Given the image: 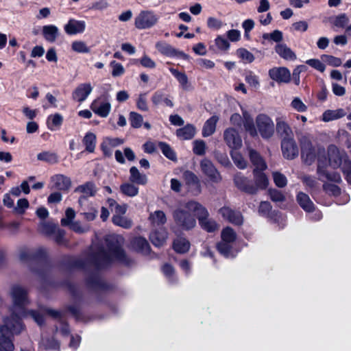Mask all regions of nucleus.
<instances>
[{"label": "nucleus", "mask_w": 351, "mask_h": 351, "mask_svg": "<svg viewBox=\"0 0 351 351\" xmlns=\"http://www.w3.org/2000/svg\"><path fill=\"white\" fill-rule=\"evenodd\" d=\"M193 153L197 156H203L206 154V143L202 140H196L193 142Z\"/></svg>", "instance_id": "nucleus-57"}, {"label": "nucleus", "mask_w": 351, "mask_h": 351, "mask_svg": "<svg viewBox=\"0 0 351 351\" xmlns=\"http://www.w3.org/2000/svg\"><path fill=\"white\" fill-rule=\"evenodd\" d=\"M215 43L218 49L223 51H228L230 46L228 40L221 36H217L216 37L215 39Z\"/></svg>", "instance_id": "nucleus-59"}, {"label": "nucleus", "mask_w": 351, "mask_h": 351, "mask_svg": "<svg viewBox=\"0 0 351 351\" xmlns=\"http://www.w3.org/2000/svg\"><path fill=\"white\" fill-rule=\"evenodd\" d=\"M296 200L300 206L307 213H312L315 210V205L309 196L304 192H299L296 195Z\"/></svg>", "instance_id": "nucleus-25"}, {"label": "nucleus", "mask_w": 351, "mask_h": 351, "mask_svg": "<svg viewBox=\"0 0 351 351\" xmlns=\"http://www.w3.org/2000/svg\"><path fill=\"white\" fill-rule=\"evenodd\" d=\"M300 149L302 162L306 165H311L317 156L312 142L307 138L301 140Z\"/></svg>", "instance_id": "nucleus-12"}, {"label": "nucleus", "mask_w": 351, "mask_h": 351, "mask_svg": "<svg viewBox=\"0 0 351 351\" xmlns=\"http://www.w3.org/2000/svg\"><path fill=\"white\" fill-rule=\"evenodd\" d=\"M43 346L46 350H57L60 349L58 341L53 337L46 339Z\"/></svg>", "instance_id": "nucleus-62"}, {"label": "nucleus", "mask_w": 351, "mask_h": 351, "mask_svg": "<svg viewBox=\"0 0 351 351\" xmlns=\"http://www.w3.org/2000/svg\"><path fill=\"white\" fill-rule=\"evenodd\" d=\"M85 29L86 22L84 21H77L74 19H70L64 27V29L68 35L81 34Z\"/></svg>", "instance_id": "nucleus-20"}, {"label": "nucleus", "mask_w": 351, "mask_h": 351, "mask_svg": "<svg viewBox=\"0 0 351 351\" xmlns=\"http://www.w3.org/2000/svg\"><path fill=\"white\" fill-rule=\"evenodd\" d=\"M186 208L195 213L199 223L206 219L209 216L207 209L200 203L195 201H189L186 204Z\"/></svg>", "instance_id": "nucleus-19"}, {"label": "nucleus", "mask_w": 351, "mask_h": 351, "mask_svg": "<svg viewBox=\"0 0 351 351\" xmlns=\"http://www.w3.org/2000/svg\"><path fill=\"white\" fill-rule=\"evenodd\" d=\"M191 243L185 237H178L173 241L172 248L177 254H186L189 251Z\"/></svg>", "instance_id": "nucleus-24"}, {"label": "nucleus", "mask_w": 351, "mask_h": 351, "mask_svg": "<svg viewBox=\"0 0 351 351\" xmlns=\"http://www.w3.org/2000/svg\"><path fill=\"white\" fill-rule=\"evenodd\" d=\"M221 241L231 243L236 240L237 234L231 227H226L221 231Z\"/></svg>", "instance_id": "nucleus-47"}, {"label": "nucleus", "mask_w": 351, "mask_h": 351, "mask_svg": "<svg viewBox=\"0 0 351 351\" xmlns=\"http://www.w3.org/2000/svg\"><path fill=\"white\" fill-rule=\"evenodd\" d=\"M223 138L227 145L232 149H239L242 145L241 138L234 128H227L223 132Z\"/></svg>", "instance_id": "nucleus-18"}, {"label": "nucleus", "mask_w": 351, "mask_h": 351, "mask_svg": "<svg viewBox=\"0 0 351 351\" xmlns=\"http://www.w3.org/2000/svg\"><path fill=\"white\" fill-rule=\"evenodd\" d=\"M195 134V128L191 124H187L176 130V136L182 140H190Z\"/></svg>", "instance_id": "nucleus-29"}, {"label": "nucleus", "mask_w": 351, "mask_h": 351, "mask_svg": "<svg viewBox=\"0 0 351 351\" xmlns=\"http://www.w3.org/2000/svg\"><path fill=\"white\" fill-rule=\"evenodd\" d=\"M171 73L176 78L181 87L184 90H188L189 86V79L186 74L184 72H180L178 69L170 68Z\"/></svg>", "instance_id": "nucleus-38"}, {"label": "nucleus", "mask_w": 351, "mask_h": 351, "mask_svg": "<svg viewBox=\"0 0 351 351\" xmlns=\"http://www.w3.org/2000/svg\"><path fill=\"white\" fill-rule=\"evenodd\" d=\"M219 117L213 115L206 121L202 128V136L208 137L213 134L216 130V125Z\"/></svg>", "instance_id": "nucleus-28"}, {"label": "nucleus", "mask_w": 351, "mask_h": 351, "mask_svg": "<svg viewBox=\"0 0 351 351\" xmlns=\"http://www.w3.org/2000/svg\"><path fill=\"white\" fill-rule=\"evenodd\" d=\"M120 191L124 195L134 197L138 193V187L136 186L132 182H125L121 184Z\"/></svg>", "instance_id": "nucleus-41"}, {"label": "nucleus", "mask_w": 351, "mask_h": 351, "mask_svg": "<svg viewBox=\"0 0 351 351\" xmlns=\"http://www.w3.org/2000/svg\"><path fill=\"white\" fill-rule=\"evenodd\" d=\"M130 181L132 183L144 185L147 183V176L141 174L136 167L130 169Z\"/></svg>", "instance_id": "nucleus-37"}, {"label": "nucleus", "mask_w": 351, "mask_h": 351, "mask_svg": "<svg viewBox=\"0 0 351 351\" xmlns=\"http://www.w3.org/2000/svg\"><path fill=\"white\" fill-rule=\"evenodd\" d=\"M202 223H199L201 228L208 232H214L218 229V224L213 220L206 218L205 220H202Z\"/></svg>", "instance_id": "nucleus-51"}, {"label": "nucleus", "mask_w": 351, "mask_h": 351, "mask_svg": "<svg viewBox=\"0 0 351 351\" xmlns=\"http://www.w3.org/2000/svg\"><path fill=\"white\" fill-rule=\"evenodd\" d=\"M269 76L278 84L290 82L291 75L287 67H274L269 70Z\"/></svg>", "instance_id": "nucleus-16"}, {"label": "nucleus", "mask_w": 351, "mask_h": 351, "mask_svg": "<svg viewBox=\"0 0 351 351\" xmlns=\"http://www.w3.org/2000/svg\"><path fill=\"white\" fill-rule=\"evenodd\" d=\"M51 181L53 183V187L60 191H67L71 185V179L62 174L53 176Z\"/></svg>", "instance_id": "nucleus-23"}, {"label": "nucleus", "mask_w": 351, "mask_h": 351, "mask_svg": "<svg viewBox=\"0 0 351 351\" xmlns=\"http://www.w3.org/2000/svg\"><path fill=\"white\" fill-rule=\"evenodd\" d=\"M60 271L71 273L75 270H86L88 269V257L83 258L65 255L58 263Z\"/></svg>", "instance_id": "nucleus-6"}, {"label": "nucleus", "mask_w": 351, "mask_h": 351, "mask_svg": "<svg viewBox=\"0 0 351 351\" xmlns=\"http://www.w3.org/2000/svg\"><path fill=\"white\" fill-rule=\"evenodd\" d=\"M43 35L47 41L53 43L58 36V28L54 25H44Z\"/></svg>", "instance_id": "nucleus-33"}, {"label": "nucleus", "mask_w": 351, "mask_h": 351, "mask_svg": "<svg viewBox=\"0 0 351 351\" xmlns=\"http://www.w3.org/2000/svg\"><path fill=\"white\" fill-rule=\"evenodd\" d=\"M130 244L136 252L145 255H148L151 252V247L147 239L143 237H134L131 240Z\"/></svg>", "instance_id": "nucleus-21"}, {"label": "nucleus", "mask_w": 351, "mask_h": 351, "mask_svg": "<svg viewBox=\"0 0 351 351\" xmlns=\"http://www.w3.org/2000/svg\"><path fill=\"white\" fill-rule=\"evenodd\" d=\"M230 155L234 163L239 169H245L247 167V162L240 152L232 151Z\"/></svg>", "instance_id": "nucleus-49"}, {"label": "nucleus", "mask_w": 351, "mask_h": 351, "mask_svg": "<svg viewBox=\"0 0 351 351\" xmlns=\"http://www.w3.org/2000/svg\"><path fill=\"white\" fill-rule=\"evenodd\" d=\"M200 167L202 173L208 177L211 182L217 184L222 180L220 173L210 160H202L200 162Z\"/></svg>", "instance_id": "nucleus-13"}, {"label": "nucleus", "mask_w": 351, "mask_h": 351, "mask_svg": "<svg viewBox=\"0 0 351 351\" xmlns=\"http://www.w3.org/2000/svg\"><path fill=\"white\" fill-rule=\"evenodd\" d=\"M158 17L152 11L143 10L135 18L134 25L138 29H149L154 26Z\"/></svg>", "instance_id": "nucleus-10"}, {"label": "nucleus", "mask_w": 351, "mask_h": 351, "mask_svg": "<svg viewBox=\"0 0 351 351\" xmlns=\"http://www.w3.org/2000/svg\"><path fill=\"white\" fill-rule=\"evenodd\" d=\"M28 315L34 319V321L40 327L45 325V319L44 315L37 310L31 309L27 312Z\"/></svg>", "instance_id": "nucleus-53"}, {"label": "nucleus", "mask_w": 351, "mask_h": 351, "mask_svg": "<svg viewBox=\"0 0 351 351\" xmlns=\"http://www.w3.org/2000/svg\"><path fill=\"white\" fill-rule=\"evenodd\" d=\"M219 213L223 219L234 225L241 226L243 224V216L239 211L233 210L228 206H223L219 209Z\"/></svg>", "instance_id": "nucleus-17"}, {"label": "nucleus", "mask_w": 351, "mask_h": 351, "mask_svg": "<svg viewBox=\"0 0 351 351\" xmlns=\"http://www.w3.org/2000/svg\"><path fill=\"white\" fill-rule=\"evenodd\" d=\"M331 163L335 167L341 169L344 179L351 185V159L344 150H340L337 147L330 148Z\"/></svg>", "instance_id": "nucleus-5"}, {"label": "nucleus", "mask_w": 351, "mask_h": 351, "mask_svg": "<svg viewBox=\"0 0 351 351\" xmlns=\"http://www.w3.org/2000/svg\"><path fill=\"white\" fill-rule=\"evenodd\" d=\"M128 119L131 127L133 128H140L143 123V116L134 111L130 112Z\"/></svg>", "instance_id": "nucleus-46"}, {"label": "nucleus", "mask_w": 351, "mask_h": 351, "mask_svg": "<svg viewBox=\"0 0 351 351\" xmlns=\"http://www.w3.org/2000/svg\"><path fill=\"white\" fill-rule=\"evenodd\" d=\"M112 223L118 226L121 228L128 229L130 228L132 226V220L128 219L127 217H123V215H114L112 219Z\"/></svg>", "instance_id": "nucleus-45"}, {"label": "nucleus", "mask_w": 351, "mask_h": 351, "mask_svg": "<svg viewBox=\"0 0 351 351\" xmlns=\"http://www.w3.org/2000/svg\"><path fill=\"white\" fill-rule=\"evenodd\" d=\"M276 52L282 58L289 60L296 59L295 53L285 44H278L275 47Z\"/></svg>", "instance_id": "nucleus-30"}, {"label": "nucleus", "mask_w": 351, "mask_h": 351, "mask_svg": "<svg viewBox=\"0 0 351 351\" xmlns=\"http://www.w3.org/2000/svg\"><path fill=\"white\" fill-rule=\"evenodd\" d=\"M88 97V83L80 84L73 92V100L80 103L84 101Z\"/></svg>", "instance_id": "nucleus-34"}, {"label": "nucleus", "mask_w": 351, "mask_h": 351, "mask_svg": "<svg viewBox=\"0 0 351 351\" xmlns=\"http://www.w3.org/2000/svg\"><path fill=\"white\" fill-rule=\"evenodd\" d=\"M323 190L328 195L334 197H338L341 195V188L335 184L324 183Z\"/></svg>", "instance_id": "nucleus-52"}, {"label": "nucleus", "mask_w": 351, "mask_h": 351, "mask_svg": "<svg viewBox=\"0 0 351 351\" xmlns=\"http://www.w3.org/2000/svg\"><path fill=\"white\" fill-rule=\"evenodd\" d=\"M19 258L22 262L29 263V270L40 278L43 289H46L47 287L66 289L73 299L74 304L66 305L65 309L76 319L80 318L82 302L81 291L68 279L57 281L49 276L53 266L44 249L39 248L34 252L22 251L20 252Z\"/></svg>", "instance_id": "nucleus-1"}, {"label": "nucleus", "mask_w": 351, "mask_h": 351, "mask_svg": "<svg viewBox=\"0 0 351 351\" xmlns=\"http://www.w3.org/2000/svg\"><path fill=\"white\" fill-rule=\"evenodd\" d=\"M249 157L252 164L255 168L261 170H265L267 169L266 162L257 151L251 149L249 153Z\"/></svg>", "instance_id": "nucleus-32"}, {"label": "nucleus", "mask_w": 351, "mask_h": 351, "mask_svg": "<svg viewBox=\"0 0 351 351\" xmlns=\"http://www.w3.org/2000/svg\"><path fill=\"white\" fill-rule=\"evenodd\" d=\"M110 66L112 67V75L113 77H119L125 73V69L121 63L117 62L115 60H112L110 63Z\"/></svg>", "instance_id": "nucleus-60"}, {"label": "nucleus", "mask_w": 351, "mask_h": 351, "mask_svg": "<svg viewBox=\"0 0 351 351\" xmlns=\"http://www.w3.org/2000/svg\"><path fill=\"white\" fill-rule=\"evenodd\" d=\"M158 147L166 158L173 161L177 160L176 152L168 143L160 141L158 142Z\"/></svg>", "instance_id": "nucleus-42"}, {"label": "nucleus", "mask_w": 351, "mask_h": 351, "mask_svg": "<svg viewBox=\"0 0 351 351\" xmlns=\"http://www.w3.org/2000/svg\"><path fill=\"white\" fill-rule=\"evenodd\" d=\"M273 179L276 186L283 188L287 186V179L284 174L278 171L274 172Z\"/></svg>", "instance_id": "nucleus-56"}, {"label": "nucleus", "mask_w": 351, "mask_h": 351, "mask_svg": "<svg viewBox=\"0 0 351 351\" xmlns=\"http://www.w3.org/2000/svg\"><path fill=\"white\" fill-rule=\"evenodd\" d=\"M346 114L345 110L342 108L337 110H327L322 114V120L328 122L343 117Z\"/></svg>", "instance_id": "nucleus-35"}, {"label": "nucleus", "mask_w": 351, "mask_h": 351, "mask_svg": "<svg viewBox=\"0 0 351 351\" xmlns=\"http://www.w3.org/2000/svg\"><path fill=\"white\" fill-rule=\"evenodd\" d=\"M173 218L176 226L183 230H190L196 225L195 217L190 212L181 208L173 211Z\"/></svg>", "instance_id": "nucleus-7"}, {"label": "nucleus", "mask_w": 351, "mask_h": 351, "mask_svg": "<svg viewBox=\"0 0 351 351\" xmlns=\"http://www.w3.org/2000/svg\"><path fill=\"white\" fill-rule=\"evenodd\" d=\"M236 55L245 64L252 63V62H254V60L255 59L254 56L251 52H250L245 48H243V47H241V48H239L237 49Z\"/></svg>", "instance_id": "nucleus-43"}, {"label": "nucleus", "mask_w": 351, "mask_h": 351, "mask_svg": "<svg viewBox=\"0 0 351 351\" xmlns=\"http://www.w3.org/2000/svg\"><path fill=\"white\" fill-rule=\"evenodd\" d=\"M281 149L284 158L287 160H293L299 154L298 147L293 137L282 139Z\"/></svg>", "instance_id": "nucleus-15"}, {"label": "nucleus", "mask_w": 351, "mask_h": 351, "mask_svg": "<svg viewBox=\"0 0 351 351\" xmlns=\"http://www.w3.org/2000/svg\"><path fill=\"white\" fill-rule=\"evenodd\" d=\"M104 246L91 252L89 245V266L93 265L98 270L110 269L115 263L130 266L132 260L128 257L123 247V238L115 234H107L104 238Z\"/></svg>", "instance_id": "nucleus-2"}, {"label": "nucleus", "mask_w": 351, "mask_h": 351, "mask_svg": "<svg viewBox=\"0 0 351 351\" xmlns=\"http://www.w3.org/2000/svg\"><path fill=\"white\" fill-rule=\"evenodd\" d=\"M271 209L272 206L269 202L262 201L261 202L260 205L258 206V212L261 216L266 217V216L269 213Z\"/></svg>", "instance_id": "nucleus-64"}, {"label": "nucleus", "mask_w": 351, "mask_h": 351, "mask_svg": "<svg viewBox=\"0 0 351 351\" xmlns=\"http://www.w3.org/2000/svg\"><path fill=\"white\" fill-rule=\"evenodd\" d=\"M25 326L20 318L12 317L5 321V324L0 326V332H6L12 335H19L24 329Z\"/></svg>", "instance_id": "nucleus-14"}, {"label": "nucleus", "mask_w": 351, "mask_h": 351, "mask_svg": "<svg viewBox=\"0 0 351 351\" xmlns=\"http://www.w3.org/2000/svg\"><path fill=\"white\" fill-rule=\"evenodd\" d=\"M332 147L337 146L335 145H330L328 147L327 154H326L324 149H318L317 156L316 157L317 160V174L319 176V180L321 181H324V179H326L328 181L340 184L342 182L340 173L337 171L330 173L327 169L328 166H330L334 169H339V167H335L331 163L330 148H332Z\"/></svg>", "instance_id": "nucleus-4"}, {"label": "nucleus", "mask_w": 351, "mask_h": 351, "mask_svg": "<svg viewBox=\"0 0 351 351\" xmlns=\"http://www.w3.org/2000/svg\"><path fill=\"white\" fill-rule=\"evenodd\" d=\"M263 38L265 40L269 39V40H274L276 43H279L282 40L283 36H282V33L281 31L276 29L270 34H267V33L263 34Z\"/></svg>", "instance_id": "nucleus-61"}, {"label": "nucleus", "mask_w": 351, "mask_h": 351, "mask_svg": "<svg viewBox=\"0 0 351 351\" xmlns=\"http://www.w3.org/2000/svg\"><path fill=\"white\" fill-rule=\"evenodd\" d=\"M6 332H0V350L13 351L14 345L10 337Z\"/></svg>", "instance_id": "nucleus-40"}, {"label": "nucleus", "mask_w": 351, "mask_h": 351, "mask_svg": "<svg viewBox=\"0 0 351 351\" xmlns=\"http://www.w3.org/2000/svg\"><path fill=\"white\" fill-rule=\"evenodd\" d=\"M37 159L50 165L56 164L59 161V157L57 154L51 152H43L39 153L37 155Z\"/></svg>", "instance_id": "nucleus-39"}, {"label": "nucleus", "mask_w": 351, "mask_h": 351, "mask_svg": "<svg viewBox=\"0 0 351 351\" xmlns=\"http://www.w3.org/2000/svg\"><path fill=\"white\" fill-rule=\"evenodd\" d=\"M10 293L14 307L23 309L29 304L28 291L22 286L13 285Z\"/></svg>", "instance_id": "nucleus-9"}, {"label": "nucleus", "mask_w": 351, "mask_h": 351, "mask_svg": "<svg viewBox=\"0 0 351 351\" xmlns=\"http://www.w3.org/2000/svg\"><path fill=\"white\" fill-rule=\"evenodd\" d=\"M91 110L101 117H106L110 111L111 106L106 101L95 100L90 104Z\"/></svg>", "instance_id": "nucleus-22"}, {"label": "nucleus", "mask_w": 351, "mask_h": 351, "mask_svg": "<svg viewBox=\"0 0 351 351\" xmlns=\"http://www.w3.org/2000/svg\"><path fill=\"white\" fill-rule=\"evenodd\" d=\"M256 122L258 132L263 138L271 137L274 131V125L269 117L260 114L256 117Z\"/></svg>", "instance_id": "nucleus-11"}, {"label": "nucleus", "mask_w": 351, "mask_h": 351, "mask_svg": "<svg viewBox=\"0 0 351 351\" xmlns=\"http://www.w3.org/2000/svg\"><path fill=\"white\" fill-rule=\"evenodd\" d=\"M149 240L156 247L162 246L167 238V232L165 230H155L150 233Z\"/></svg>", "instance_id": "nucleus-27"}, {"label": "nucleus", "mask_w": 351, "mask_h": 351, "mask_svg": "<svg viewBox=\"0 0 351 351\" xmlns=\"http://www.w3.org/2000/svg\"><path fill=\"white\" fill-rule=\"evenodd\" d=\"M156 48L162 55L171 58L175 57L176 49L165 41L157 42Z\"/></svg>", "instance_id": "nucleus-36"}, {"label": "nucleus", "mask_w": 351, "mask_h": 351, "mask_svg": "<svg viewBox=\"0 0 351 351\" xmlns=\"http://www.w3.org/2000/svg\"><path fill=\"white\" fill-rule=\"evenodd\" d=\"M243 124L245 131L247 132L250 134V135L252 137L257 136V131L254 125L253 118L246 111L243 113Z\"/></svg>", "instance_id": "nucleus-31"}, {"label": "nucleus", "mask_w": 351, "mask_h": 351, "mask_svg": "<svg viewBox=\"0 0 351 351\" xmlns=\"http://www.w3.org/2000/svg\"><path fill=\"white\" fill-rule=\"evenodd\" d=\"M149 219L152 223H156L158 226H162L167 222L166 215L160 210H156L154 213H151Z\"/></svg>", "instance_id": "nucleus-44"}, {"label": "nucleus", "mask_w": 351, "mask_h": 351, "mask_svg": "<svg viewBox=\"0 0 351 351\" xmlns=\"http://www.w3.org/2000/svg\"><path fill=\"white\" fill-rule=\"evenodd\" d=\"M183 178L187 186L193 184H198L199 178L191 171H185L183 173Z\"/></svg>", "instance_id": "nucleus-58"}, {"label": "nucleus", "mask_w": 351, "mask_h": 351, "mask_svg": "<svg viewBox=\"0 0 351 351\" xmlns=\"http://www.w3.org/2000/svg\"><path fill=\"white\" fill-rule=\"evenodd\" d=\"M75 217V212L72 208H68L65 210V217L61 219L60 223L62 226H68Z\"/></svg>", "instance_id": "nucleus-55"}, {"label": "nucleus", "mask_w": 351, "mask_h": 351, "mask_svg": "<svg viewBox=\"0 0 351 351\" xmlns=\"http://www.w3.org/2000/svg\"><path fill=\"white\" fill-rule=\"evenodd\" d=\"M268 195L271 201L274 202H282L285 200V196L279 190L276 189H269L268 190Z\"/></svg>", "instance_id": "nucleus-54"}, {"label": "nucleus", "mask_w": 351, "mask_h": 351, "mask_svg": "<svg viewBox=\"0 0 351 351\" xmlns=\"http://www.w3.org/2000/svg\"><path fill=\"white\" fill-rule=\"evenodd\" d=\"M115 289L113 283L106 282L98 274H95L89 270V293L95 292H108Z\"/></svg>", "instance_id": "nucleus-8"}, {"label": "nucleus", "mask_w": 351, "mask_h": 351, "mask_svg": "<svg viewBox=\"0 0 351 351\" xmlns=\"http://www.w3.org/2000/svg\"><path fill=\"white\" fill-rule=\"evenodd\" d=\"M216 247L219 253L226 258H229L232 254V247L230 243L220 241L217 243Z\"/></svg>", "instance_id": "nucleus-48"}, {"label": "nucleus", "mask_w": 351, "mask_h": 351, "mask_svg": "<svg viewBox=\"0 0 351 351\" xmlns=\"http://www.w3.org/2000/svg\"><path fill=\"white\" fill-rule=\"evenodd\" d=\"M263 171L258 168L253 169L254 183L245 176L235 177L234 182L236 186L249 195H255L258 190H265L269 185V180Z\"/></svg>", "instance_id": "nucleus-3"}, {"label": "nucleus", "mask_w": 351, "mask_h": 351, "mask_svg": "<svg viewBox=\"0 0 351 351\" xmlns=\"http://www.w3.org/2000/svg\"><path fill=\"white\" fill-rule=\"evenodd\" d=\"M276 132L282 139L293 137V133L289 124L280 119H276Z\"/></svg>", "instance_id": "nucleus-26"}, {"label": "nucleus", "mask_w": 351, "mask_h": 351, "mask_svg": "<svg viewBox=\"0 0 351 351\" xmlns=\"http://www.w3.org/2000/svg\"><path fill=\"white\" fill-rule=\"evenodd\" d=\"M330 23L335 27L343 29L348 24L349 18L346 13H341L336 16Z\"/></svg>", "instance_id": "nucleus-50"}, {"label": "nucleus", "mask_w": 351, "mask_h": 351, "mask_svg": "<svg viewBox=\"0 0 351 351\" xmlns=\"http://www.w3.org/2000/svg\"><path fill=\"white\" fill-rule=\"evenodd\" d=\"M147 93H141L136 100V108L144 112H147L149 110L147 99H146Z\"/></svg>", "instance_id": "nucleus-63"}]
</instances>
